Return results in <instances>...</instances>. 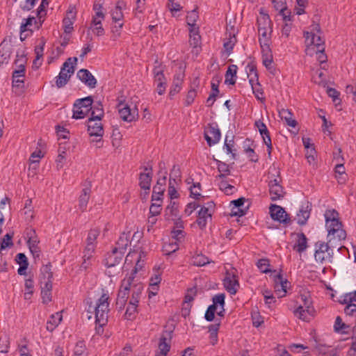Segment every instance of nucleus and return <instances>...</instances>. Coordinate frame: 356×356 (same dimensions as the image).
<instances>
[{
  "mask_svg": "<svg viewBox=\"0 0 356 356\" xmlns=\"http://www.w3.org/2000/svg\"><path fill=\"white\" fill-rule=\"evenodd\" d=\"M136 273L137 268H134L121 281L116 300V305L120 309L124 308L130 293H131V298H140L141 296L144 286L136 279L135 275Z\"/></svg>",
  "mask_w": 356,
  "mask_h": 356,
  "instance_id": "1",
  "label": "nucleus"
},
{
  "mask_svg": "<svg viewBox=\"0 0 356 356\" xmlns=\"http://www.w3.org/2000/svg\"><path fill=\"white\" fill-rule=\"evenodd\" d=\"M309 29V31L304 33L307 46L306 54L310 56L316 54L318 61L321 63H324L327 56L324 54L325 42L321 35L320 26L318 24H313Z\"/></svg>",
  "mask_w": 356,
  "mask_h": 356,
  "instance_id": "2",
  "label": "nucleus"
},
{
  "mask_svg": "<svg viewBox=\"0 0 356 356\" xmlns=\"http://www.w3.org/2000/svg\"><path fill=\"white\" fill-rule=\"evenodd\" d=\"M110 298L108 292L103 291L94 306L90 305L89 310H92L95 315V330L98 334L103 333V327L107 324L109 309Z\"/></svg>",
  "mask_w": 356,
  "mask_h": 356,
  "instance_id": "3",
  "label": "nucleus"
},
{
  "mask_svg": "<svg viewBox=\"0 0 356 356\" xmlns=\"http://www.w3.org/2000/svg\"><path fill=\"white\" fill-rule=\"evenodd\" d=\"M325 227L327 231V240L341 242L346 238V232L339 219V213L334 209L327 210L324 214Z\"/></svg>",
  "mask_w": 356,
  "mask_h": 356,
  "instance_id": "4",
  "label": "nucleus"
},
{
  "mask_svg": "<svg viewBox=\"0 0 356 356\" xmlns=\"http://www.w3.org/2000/svg\"><path fill=\"white\" fill-rule=\"evenodd\" d=\"M334 241L327 242L318 241L314 244V258L317 262L331 263L333 258V248H337L338 245H334ZM341 245V244H339Z\"/></svg>",
  "mask_w": 356,
  "mask_h": 356,
  "instance_id": "5",
  "label": "nucleus"
},
{
  "mask_svg": "<svg viewBox=\"0 0 356 356\" xmlns=\"http://www.w3.org/2000/svg\"><path fill=\"white\" fill-rule=\"evenodd\" d=\"M77 58H69L63 65L59 74L56 76V85L60 88L65 86L69 81L71 76L74 72V65L76 64Z\"/></svg>",
  "mask_w": 356,
  "mask_h": 356,
  "instance_id": "6",
  "label": "nucleus"
},
{
  "mask_svg": "<svg viewBox=\"0 0 356 356\" xmlns=\"http://www.w3.org/2000/svg\"><path fill=\"white\" fill-rule=\"evenodd\" d=\"M44 17H40V15H36V17L30 16L26 19H23L20 25L21 40H24L27 37L28 34H26V32L29 31L32 34L34 30H39L44 21Z\"/></svg>",
  "mask_w": 356,
  "mask_h": 356,
  "instance_id": "7",
  "label": "nucleus"
},
{
  "mask_svg": "<svg viewBox=\"0 0 356 356\" xmlns=\"http://www.w3.org/2000/svg\"><path fill=\"white\" fill-rule=\"evenodd\" d=\"M93 99L91 96L76 99L73 105L72 118L83 119L90 111Z\"/></svg>",
  "mask_w": 356,
  "mask_h": 356,
  "instance_id": "8",
  "label": "nucleus"
},
{
  "mask_svg": "<svg viewBox=\"0 0 356 356\" xmlns=\"http://www.w3.org/2000/svg\"><path fill=\"white\" fill-rule=\"evenodd\" d=\"M259 42H270L271 33L273 32L271 27V21L269 16L264 15L261 18L257 19Z\"/></svg>",
  "mask_w": 356,
  "mask_h": 356,
  "instance_id": "9",
  "label": "nucleus"
},
{
  "mask_svg": "<svg viewBox=\"0 0 356 356\" xmlns=\"http://www.w3.org/2000/svg\"><path fill=\"white\" fill-rule=\"evenodd\" d=\"M215 210V204L213 201L205 203L198 212L197 223L200 229L206 227L209 220H211L212 214Z\"/></svg>",
  "mask_w": 356,
  "mask_h": 356,
  "instance_id": "10",
  "label": "nucleus"
},
{
  "mask_svg": "<svg viewBox=\"0 0 356 356\" xmlns=\"http://www.w3.org/2000/svg\"><path fill=\"white\" fill-rule=\"evenodd\" d=\"M268 187L270 199L273 201L280 200L284 197V192L283 187L280 184L281 178L279 175L268 176Z\"/></svg>",
  "mask_w": 356,
  "mask_h": 356,
  "instance_id": "11",
  "label": "nucleus"
},
{
  "mask_svg": "<svg viewBox=\"0 0 356 356\" xmlns=\"http://www.w3.org/2000/svg\"><path fill=\"white\" fill-rule=\"evenodd\" d=\"M118 108L120 117L124 121L131 122L136 120L138 116V109L136 106L131 108L127 104L120 102Z\"/></svg>",
  "mask_w": 356,
  "mask_h": 356,
  "instance_id": "12",
  "label": "nucleus"
},
{
  "mask_svg": "<svg viewBox=\"0 0 356 356\" xmlns=\"http://www.w3.org/2000/svg\"><path fill=\"white\" fill-rule=\"evenodd\" d=\"M274 289L278 298L284 297L287 289L290 286V282L284 279L281 273L273 275Z\"/></svg>",
  "mask_w": 356,
  "mask_h": 356,
  "instance_id": "13",
  "label": "nucleus"
},
{
  "mask_svg": "<svg viewBox=\"0 0 356 356\" xmlns=\"http://www.w3.org/2000/svg\"><path fill=\"white\" fill-rule=\"evenodd\" d=\"M88 132L91 136L99 137V138L96 140L97 143L102 142V137L104 134L103 125L101 120L94 118H89L88 120Z\"/></svg>",
  "mask_w": 356,
  "mask_h": 356,
  "instance_id": "14",
  "label": "nucleus"
},
{
  "mask_svg": "<svg viewBox=\"0 0 356 356\" xmlns=\"http://www.w3.org/2000/svg\"><path fill=\"white\" fill-rule=\"evenodd\" d=\"M167 172L165 171L163 175L159 177L157 180L156 184L153 188L152 195V201L161 202L162 197L165 190V184L167 181Z\"/></svg>",
  "mask_w": 356,
  "mask_h": 356,
  "instance_id": "15",
  "label": "nucleus"
},
{
  "mask_svg": "<svg viewBox=\"0 0 356 356\" xmlns=\"http://www.w3.org/2000/svg\"><path fill=\"white\" fill-rule=\"evenodd\" d=\"M220 137V131L217 125L210 124L204 131V138L210 147L218 143Z\"/></svg>",
  "mask_w": 356,
  "mask_h": 356,
  "instance_id": "16",
  "label": "nucleus"
},
{
  "mask_svg": "<svg viewBox=\"0 0 356 356\" xmlns=\"http://www.w3.org/2000/svg\"><path fill=\"white\" fill-rule=\"evenodd\" d=\"M270 214L274 220L280 223L288 224L290 222V218L285 210L280 206L273 204L270 207Z\"/></svg>",
  "mask_w": 356,
  "mask_h": 356,
  "instance_id": "17",
  "label": "nucleus"
},
{
  "mask_svg": "<svg viewBox=\"0 0 356 356\" xmlns=\"http://www.w3.org/2000/svg\"><path fill=\"white\" fill-rule=\"evenodd\" d=\"M236 31L234 26H230V28H227V31L225 33V38L224 39L223 47L225 49V51L228 55H229L237 42V39L236 37Z\"/></svg>",
  "mask_w": 356,
  "mask_h": 356,
  "instance_id": "18",
  "label": "nucleus"
},
{
  "mask_svg": "<svg viewBox=\"0 0 356 356\" xmlns=\"http://www.w3.org/2000/svg\"><path fill=\"white\" fill-rule=\"evenodd\" d=\"M294 316L300 320L305 322H309L316 315V309L314 307L307 308L298 306L293 311Z\"/></svg>",
  "mask_w": 356,
  "mask_h": 356,
  "instance_id": "19",
  "label": "nucleus"
},
{
  "mask_svg": "<svg viewBox=\"0 0 356 356\" xmlns=\"http://www.w3.org/2000/svg\"><path fill=\"white\" fill-rule=\"evenodd\" d=\"M223 284L225 289L230 294H236L239 288L238 277L234 273H227L225 277L223 280Z\"/></svg>",
  "mask_w": 356,
  "mask_h": 356,
  "instance_id": "20",
  "label": "nucleus"
},
{
  "mask_svg": "<svg viewBox=\"0 0 356 356\" xmlns=\"http://www.w3.org/2000/svg\"><path fill=\"white\" fill-rule=\"evenodd\" d=\"M189 44L192 47V52L197 55L201 51V37L199 34V28L189 29Z\"/></svg>",
  "mask_w": 356,
  "mask_h": 356,
  "instance_id": "21",
  "label": "nucleus"
},
{
  "mask_svg": "<svg viewBox=\"0 0 356 356\" xmlns=\"http://www.w3.org/2000/svg\"><path fill=\"white\" fill-rule=\"evenodd\" d=\"M76 76L81 82L90 88H95L96 87L97 80L89 70L81 69L78 71Z\"/></svg>",
  "mask_w": 356,
  "mask_h": 356,
  "instance_id": "22",
  "label": "nucleus"
},
{
  "mask_svg": "<svg viewBox=\"0 0 356 356\" xmlns=\"http://www.w3.org/2000/svg\"><path fill=\"white\" fill-rule=\"evenodd\" d=\"M76 11L74 8H70L67 13L66 15L63 20V24L64 28V31L66 33H70L73 30V24L76 19Z\"/></svg>",
  "mask_w": 356,
  "mask_h": 356,
  "instance_id": "23",
  "label": "nucleus"
},
{
  "mask_svg": "<svg viewBox=\"0 0 356 356\" xmlns=\"http://www.w3.org/2000/svg\"><path fill=\"white\" fill-rule=\"evenodd\" d=\"M312 209V204L309 202H305L302 204L297 213V222L299 225H303L306 224L308 218L310 216V211Z\"/></svg>",
  "mask_w": 356,
  "mask_h": 356,
  "instance_id": "24",
  "label": "nucleus"
},
{
  "mask_svg": "<svg viewBox=\"0 0 356 356\" xmlns=\"http://www.w3.org/2000/svg\"><path fill=\"white\" fill-rule=\"evenodd\" d=\"M152 178V168L148 167L144 168V172H141L139 176V185L144 190H149Z\"/></svg>",
  "mask_w": 356,
  "mask_h": 356,
  "instance_id": "25",
  "label": "nucleus"
},
{
  "mask_svg": "<svg viewBox=\"0 0 356 356\" xmlns=\"http://www.w3.org/2000/svg\"><path fill=\"white\" fill-rule=\"evenodd\" d=\"M123 256V253L113 249L105 259V265L108 268L113 267L120 263Z\"/></svg>",
  "mask_w": 356,
  "mask_h": 356,
  "instance_id": "26",
  "label": "nucleus"
},
{
  "mask_svg": "<svg viewBox=\"0 0 356 356\" xmlns=\"http://www.w3.org/2000/svg\"><path fill=\"white\" fill-rule=\"evenodd\" d=\"M91 192V187L88 186L83 188L81 191V193L79 197V209L81 211H86L87 205L90 199V195Z\"/></svg>",
  "mask_w": 356,
  "mask_h": 356,
  "instance_id": "27",
  "label": "nucleus"
},
{
  "mask_svg": "<svg viewBox=\"0 0 356 356\" xmlns=\"http://www.w3.org/2000/svg\"><path fill=\"white\" fill-rule=\"evenodd\" d=\"M184 74L179 72L174 76L173 83L169 92V95L172 97L179 93L181 89Z\"/></svg>",
  "mask_w": 356,
  "mask_h": 356,
  "instance_id": "28",
  "label": "nucleus"
},
{
  "mask_svg": "<svg viewBox=\"0 0 356 356\" xmlns=\"http://www.w3.org/2000/svg\"><path fill=\"white\" fill-rule=\"evenodd\" d=\"M129 236V232L122 233L120 236L118 241L116 242L115 247L113 249L124 254L129 244L130 243Z\"/></svg>",
  "mask_w": 356,
  "mask_h": 356,
  "instance_id": "29",
  "label": "nucleus"
},
{
  "mask_svg": "<svg viewBox=\"0 0 356 356\" xmlns=\"http://www.w3.org/2000/svg\"><path fill=\"white\" fill-rule=\"evenodd\" d=\"M140 298H131L125 312V316L127 319L130 320L135 317Z\"/></svg>",
  "mask_w": 356,
  "mask_h": 356,
  "instance_id": "30",
  "label": "nucleus"
},
{
  "mask_svg": "<svg viewBox=\"0 0 356 356\" xmlns=\"http://www.w3.org/2000/svg\"><path fill=\"white\" fill-rule=\"evenodd\" d=\"M63 318L60 312H56L50 316L47 322V330L49 332L54 331L60 324Z\"/></svg>",
  "mask_w": 356,
  "mask_h": 356,
  "instance_id": "31",
  "label": "nucleus"
},
{
  "mask_svg": "<svg viewBox=\"0 0 356 356\" xmlns=\"http://www.w3.org/2000/svg\"><path fill=\"white\" fill-rule=\"evenodd\" d=\"M122 2H118L115 6L111 11L112 20L115 23L122 22V21L124 17L122 13Z\"/></svg>",
  "mask_w": 356,
  "mask_h": 356,
  "instance_id": "32",
  "label": "nucleus"
},
{
  "mask_svg": "<svg viewBox=\"0 0 356 356\" xmlns=\"http://www.w3.org/2000/svg\"><path fill=\"white\" fill-rule=\"evenodd\" d=\"M91 117L90 118H94L97 120H102L104 116V111L103 105L100 102H97L91 106Z\"/></svg>",
  "mask_w": 356,
  "mask_h": 356,
  "instance_id": "33",
  "label": "nucleus"
},
{
  "mask_svg": "<svg viewBox=\"0 0 356 356\" xmlns=\"http://www.w3.org/2000/svg\"><path fill=\"white\" fill-rule=\"evenodd\" d=\"M307 248V238L303 233H300L297 235V241L294 245L293 249L298 252L301 253L304 252Z\"/></svg>",
  "mask_w": 356,
  "mask_h": 356,
  "instance_id": "34",
  "label": "nucleus"
},
{
  "mask_svg": "<svg viewBox=\"0 0 356 356\" xmlns=\"http://www.w3.org/2000/svg\"><path fill=\"white\" fill-rule=\"evenodd\" d=\"M225 298L224 293H218L212 298L213 303L219 307V312H217V314L220 316H223L225 314Z\"/></svg>",
  "mask_w": 356,
  "mask_h": 356,
  "instance_id": "35",
  "label": "nucleus"
},
{
  "mask_svg": "<svg viewBox=\"0 0 356 356\" xmlns=\"http://www.w3.org/2000/svg\"><path fill=\"white\" fill-rule=\"evenodd\" d=\"M237 69L236 65H232L228 67L225 74V83L234 85L236 83Z\"/></svg>",
  "mask_w": 356,
  "mask_h": 356,
  "instance_id": "36",
  "label": "nucleus"
},
{
  "mask_svg": "<svg viewBox=\"0 0 356 356\" xmlns=\"http://www.w3.org/2000/svg\"><path fill=\"white\" fill-rule=\"evenodd\" d=\"M99 233L100 231L99 229H91L88 234L86 247H90V245H91L92 248H95L97 245V238L99 236Z\"/></svg>",
  "mask_w": 356,
  "mask_h": 356,
  "instance_id": "37",
  "label": "nucleus"
},
{
  "mask_svg": "<svg viewBox=\"0 0 356 356\" xmlns=\"http://www.w3.org/2000/svg\"><path fill=\"white\" fill-rule=\"evenodd\" d=\"M170 349V345L167 341V339L164 337H161L159 343V352L156 356H166Z\"/></svg>",
  "mask_w": 356,
  "mask_h": 356,
  "instance_id": "38",
  "label": "nucleus"
},
{
  "mask_svg": "<svg viewBox=\"0 0 356 356\" xmlns=\"http://www.w3.org/2000/svg\"><path fill=\"white\" fill-rule=\"evenodd\" d=\"M38 243L39 241L36 238H30L27 242L30 252L34 258H38L40 257V249L38 246Z\"/></svg>",
  "mask_w": 356,
  "mask_h": 356,
  "instance_id": "39",
  "label": "nucleus"
},
{
  "mask_svg": "<svg viewBox=\"0 0 356 356\" xmlns=\"http://www.w3.org/2000/svg\"><path fill=\"white\" fill-rule=\"evenodd\" d=\"M280 115L286 124L291 127H296L297 122L292 118V113L287 109H282L280 111Z\"/></svg>",
  "mask_w": 356,
  "mask_h": 356,
  "instance_id": "40",
  "label": "nucleus"
},
{
  "mask_svg": "<svg viewBox=\"0 0 356 356\" xmlns=\"http://www.w3.org/2000/svg\"><path fill=\"white\" fill-rule=\"evenodd\" d=\"M234 136L232 134L231 135H226L225 140V144H224V149H226L227 154H231L233 159H235L236 154L234 152Z\"/></svg>",
  "mask_w": 356,
  "mask_h": 356,
  "instance_id": "41",
  "label": "nucleus"
},
{
  "mask_svg": "<svg viewBox=\"0 0 356 356\" xmlns=\"http://www.w3.org/2000/svg\"><path fill=\"white\" fill-rule=\"evenodd\" d=\"M52 273L51 271V266L44 265L40 268V282L52 280Z\"/></svg>",
  "mask_w": 356,
  "mask_h": 356,
  "instance_id": "42",
  "label": "nucleus"
},
{
  "mask_svg": "<svg viewBox=\"0 0 356 356\" xmlns=\"http://www.w3.org/2000/svg\"><path fill=\"white\" fill-rule=\"evenodd\" d=\"M179 249V243L170 240L168 243H164L163 246V252L164 254L170 255L176 252Z\"/></svg>",
  "mask_w": 356,
  "mask_h": 356,
  "instance_id": "43",
  "label": "nucleus"
},
{
  "mask_svg": "<svg viewBox=\"0 0 356 356\" xmlns=\"http://www.w3.org/2000/svg\"><path fill=\"white\" fill-rule=\"evenodd\" d=\"M43 156L40 150L35 151L33 152L29 158L30 168L36 170L38 167L40 159Z\"/></svg>",
  "mask_w": 356,
  "mask_h": 356,
  "instance_id": "44",
  "label": "nucleus"
},
{
  "mask_svg": "<svg viewBox=\"0 0 356 356\" xmlns=\"http://www.w3.org/2000/svg\"><path fill=\"white\" fill-rule=\"evenodd\" d=\"M254 81H255L253 77L250 78L249 80V82L252 86L253 93L254 94L255 97L257 99L263 100V99H264V97H263V94H264L263 90L260 88L259 83L257 81L256 83H254Z\"/></svg>",
  "mask_w": 356,
  "mask_h": 356,
  "instance_id": "45",
  "label": "nucleus"
},
{
  "mask_svg": "<svg viewBox=\"0 0 356 356\" xmlns=\"http://www.w3.org/2000/svg\"><path fill=\"white\" fill-rule=\"evenodd\" d=\"M199 18L198 13L195 10L188 12L186 16V23L190 26V29L199 28L196 26V22Z\"/></svg>",
  "mask_w": 356,
  "mask_h": 356,
  "instance_id": "46",
  "label": "nucleus"
},
{
  "mask_svg": "<svg viewBox=\"0 0 356 356\" xmlns=\"http://www.w3.org/2000/svg\"><path fill=\"white\" fill-rule=\"evenodd\" d=\"M24 77L22 70H15L13 73V86L20 87L24 84Z\"/></svg>",
  "mask_w": 356,
  "mask_h": 356,
  "instance_id": "47",
  "label": "nucleus"
},
{
  "mask_svg": "<svg viewBox=\"0 0 356 356\" xmlns=\"http://www.w3.org/2000/svg\"><path fill=\"white\" fill-rule=\"evenodd\" d=\"M220 327V323L211 325L209 327V337L211 343L215 345L218 341V332Z\"/></svg>",
  "mask_w": 356,
  "mask_h": 356,
  "instance_id": "48",
  "label": "nucleus"
},
{
  "mask_svg": "<svg viewBox=\"0 0 356 356\" xmlns=\"http://www.w3.org/2000/svg\"><path fill=\"white\" fill-rule=\"evenodd\" d=\"M154 81L156 84L160 83H166L165 78L163 74V70L159 66H155L153 70Z\"/></svg>",
  "mask_w": 356,
  "mask_h": 356,
  "instance_id": "49",
  "label": "nucleus"
},
{
  "mask_svg": "<svg viewBox=\"0 0 356 356\" xmlns=\"http://www.w3.org/2000/svg\"><path fill=\"white\" fill-rule=\"evenodd\" d=\"M217 168L220 172V175L217 177L218 179H225V177L230 173L229 166L222 161H218Z\"/></svg>",
  "mask_w": 356,
  "mask_h": 356,
  "instance_id": "50",
  "label": "nucleus"
},
{
  "mask_svg": "<svg viewBox=\"0 0 356 356\" xmlns=\"http://www.w3.org/2000/svg\"><path fill=\"white\" fill-rule=\"evenodd\" d=\"M245 201V197H240L237 200H233L232 203L234 205L236 208H237V211H232V215L233 216H242L245 215V212L243 209H241V207H242L244 204V202Z\"/></svg>",
  "mask_w": 356,
  "mask_h": 356,
  "instance_id": "51",
  "label": "nucleus"
},
{
  "mask_svg": "<svg viewBox=\"0 0 356 356\" xmlns=\"http://www.w3.org/2000/svg\"><path fill=\"white\" fill-rule=\"evenodd\" d=\"M72 356H88L83 341H79L76 343Z\"/></svg>",
  "mask_w": 356,
  "mask_h": 356,
  "instance_id": "52",
  "label": "nucleus"
},
{
  "mask_svg": "<svg viewBox=\"0 0 356 356\" xmlns=\"http://www.w3.org/2000/svg\"><path fill=\"white\" fill-rule=\"evenodd\" d=\"M192 263L194 266H203L210 263L208 257L203 254H197L193 257Z\"/></svg>",
  "mask_w": 356,
  "mask_h": 356,
  "instance_id": "53",
  "label": "nucleus"
},
{
  "mask_svg": "<svg viewBox=\"0 0 356 356\" xmlns=\"http://www.w3.org/2000/svg\"><path fill=\"white\" fill-rule=\"evenodd\" d=\"M220 181L218 184L220 189L223 191L226 195H232L234 191V186L228 184L224 179H220Z\"/></svg>",
  "mask_w": 356,
  "mask_h": 356,
  "instance_id": "54",
  "label": "nucleus"
},
{
  "mask_svg": "<svg viewBox=\"0 0 356 356\" xmlns=\"http://www.w3.org/2000/svg\"><path fill=\"white\" fill-rule=\"evenodd\" d=\"M219 312L218 306L213 303L211 305L206 311L204 318L207 321H212L214 319L215 313Z\"/></svg>",
  "mask_w": 356,
  "mask_h": 356,
  "instance_id": "55",
  "label": "nucleus"
},
{
  "mask_svg": "<svg viewBox=\"0 0 356 356\" xmlns=\"http://www.w3.org/2000/svg\"><path fill=\"white\" fill-rule=\"evenodd\" d=\"M300 300L302 304L299 305L300 307H304L305 308H307V307H314L313 305L312 298L309 293H304L300 294Z\"/></svg>",
  "mask_w": 356,
  "mask_h": 356,
  "instance_id": "56",
  "label": "nucleus"
},
{
  "mask_svg": "<svg viewBox=\"0 0 356 356\" xmlns=\"http://www.w3.org/2000/svg\"><path fill=\"white\" fill-rule=\"evenodd\" d=\"M342 304H346V306L344 308V312L346 315L353 316L356 312V304L354 302H344V296L343 299L341 300Z\"/></svg>",
  "mask_w": 356,
  "mask_h": 356,
  "instance_id": "57",
  "label": "nucleus"
},
{
  "mask_svg": "<svg viewBox=\"0 0 356 356\" xmlns=\"http://www.w3.org/2000/svg\"><path fill=\"white\" fill-rule=\"evenodd\" d=\"M334 327L337 332L344 333L346 332V330L348 328V325L342 321L340 316H337L335 319Z\"/></svg>",
  "mask_w": 356,
  "mask_h": 356,
  "instance_id": "58",
  "label": "nucleus"
},
{
  "mask_svg": "<svg viewBox=\"0 0 356 356\" xmlns=\"http://www.w3.org/2000/svg\"><path fill=\"white\" fill-rule=\"evenodd\" d=\"M65 159H66V151H65V148L59 147L58 155L56 160L58 168H63V166L65 163Z\"/></svg>",
  "mask_w": 356,
  "mask_h": 356,
  "instance_id": "59",
  "label": "nucleus"
},
{
  "mask_svg": "<svg viewBox=\"0 0 356 356\" xmlns=\"http://www.w3.org/2000/svg\"><path fill=\"white\" fill-rule=\"evenodd\" d=\"M13 237V234H6L3 238L1 245L0 250H4L7 248L12 247L13 245V243L12 238Z\"/></svg>",
  "mask_w": 356,
  "mask_h": 356,
  "instance_id": "60",
  "label": "nucleus"
},
{
  "mask_svg": "<svg viewBox=\"0 0 356 356\" xmlns=\"http://www.w3.org/2000/svg\"><path fill=\"white\" fill-rule=\"evenodd\" d=\"M122 135L118 131H113L111 136V143L114 148L118 149L121 146Z\"/></svg>",
  "mask_w": 356,
  "mask_h": 356,
  "instance_id": "61",
  "label": "nucleus"
},
{
  "mask_svg": "<svg viewBox=\"0 0 356 356\" xmlns=\"http://www.w3.org/2000/svg\"><path fill=\"white\" fill-rule=\"evenodd\" d=\"M257 266L261 273H267L270 271L269 261L267 259H259L257 263Z\"/></svg>",
  "mask_w": 356,
  "mask_h": 356,
  "instance_id": "62",
  "label": "nucleus"
},
{
  "mask_svg": "<svg viewBox=\"0 0 356 356\" xmlns=\"http://www.w3.org/2000/svg\"><path fill=\"white\" fill-rule=\"evenodd\" d=\"M196 96H197L196 90L195 88L190 89L188 91L186 97L185 98L184 105L186 106H188L191 105L193 103Z\"/></svg>",
  "mask_w": 356,
  "mask_h": 356,
  "instance_id": "63",
  "label": "nucleus"
},
{
  "mask_svg": "<svg viewBox=\"0 0 356 356\" xmlns=\"http://www.w3.org/2000/svg\"><path fill=\"white\" fill-rule=\"evenodd\" d=\"M145 0H136V6L134 9V15L136 17H139V15L142 14L145 10Z\"/></svg>",
  "mask_w": 356,
  "mask_h": 356,
  "instance_id": "64",
  "label": "nucleus"
}]
</instances>
